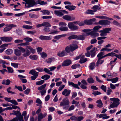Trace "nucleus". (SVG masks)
Masks as SVG:
<instances>
[{"label":"nucleus","mask_w":121,"mask_h":121,"mask_svg":"<svg viewBox=\"0 0 121 121\" xmlns=\"http://www.w3.org/2000/svg\"><path fill=\"white\" fill-rule=\"evenodd\" d=\"M70 102L67 98L64 99L62 101L60 102V105L63 107L64 109H67L69 106Z\"/></svg>","instance_id":"nucleus-1"},{"label":"nucleus","mask_w":121,"mask_h":121,"mask_svg":"<svg viewBox=\"0 0 121 121\" xmlns=\"http://www.w3.org/2000/svg\"><path fill=\"white\" fill-rule=\"evenodd\" d=\"M110 100L113 101V102L110 105L109 107L110 108H109V109H110L111 108L117 107L120 104V100L118 98H111L110 99Z\"/></svg>","instance_id":"nucleus-2"},{"label":"nucleus","mask_w":121,"mask_h":121,"mask_svg":"<svg viewBox=\"0 0 121 121\" xmlns=\"http://www.w3.org/2000/svg\"><path fill=\"white\" fill-rule=\"evenodd\" d=\"M18 48L20 50L22 53H23L22 56L24 57H26L29 56L30 54V52L27 49H25L21 46L18 47Z\"/></svg>","instance_id":"nucleus-3"},{"label":"nucleus","mask_w":121,"mask_h":121,"mask_svg":"<svg viewBox=\"0 0 121 121\" xmlns=\"http://www.w3.org/2000/svg\"><path fill=\"white\" fill-rule=\"evenodd\" d=\"M111 30V28H107L103 29V30H101L99 31V32L101 33L100 34L101 36H106L107 34L110 33V31Z\"/></svg>","instance_id":"nucleus-4"},{"label":"nucleus","mask_w":121,"mask_h":121,"mask_svg":"<svg viewBox=\"0 0 121 121\" xmlns=\"http://www.w3.org/2000/svg\"><path fill=\"white\" fill-rule=\"evenodd\" d=\"M78 41H73L72 44L70 45L71 52H73L78 48Z\"/></svg>","instance_id":"nucleus-5"},{"label":"nucleus","mask_w":121,"mask_h":121,"mask_svg":"<svg viewBox=\"0 0 121 121\" xmlns=\"http://www.w3.org/2000/svg\"><path fill=\"white\" fill-rule=\"evenodd\" d=\"M46 86V84H45L39 87L38 88V89L39 91H40L41 95H43L46 93V90L45 89Z\"/></svg>","instance_id":"nucleus-6"},{"label":"nucleus","mask_w":121,"mask_h":121,"mask_svg":"<svg viewBox=\"0 0 121 121\" xmlns=\"http://www.w3.org/2000/svg\"><path fill=\"white\" fill-rule=\"evenodd\" d=\"M68 26L69 28L72 31L76 30L78 29V27L75 25L73 22H69L68 23Z\"/></svg>","instance_id":"nucleus-7"},{"label":"nucleus","mask_w":121,"mask_h":121,"mask_svg":"<svg viewBox=\"0 0 121 121\" xmlns=\"http://www.w3.org/2000/svg\"><path fill=\"white\" fill-rule=\"evenodd\" d=\"M6 27L4 28L3 31L4 32L9 31L13 27H16V26L13 24H7L6 25Z\"/></svg>","instance_id":"nucleus-8"},{"label":"nucleus","mask_w":121,"mask_h":121,"mask_svg":"<svg viewBox=\"0 0 121 121\" xmlns=\"http://www.w3.org/2000/svg\"><path fill=\"white\" fill-rule=\"evenodd\" d=\"M63 18L68 21H71L74 20L75 19V17L70 16L66 15L63 17Z\"/></svg>","instance_id":"nucleus-9"},{"label":"nucleus","mask_w":121,"mask_h":121,"mask_svg":"<svg viewBox=\"0 0 121 121\" xmlns=\"http://www.w3.org/2000/svg\"><path fill=\"white\" fill-rule=\"evenodd\" d=\"M98 23L102 25H108L110 24V22L107 20H101L99 21Z\"/></svg>","instance_id":"nucleus-10"},{"label":"nucleus","mask_w":121,"mask_h":121,"mask_svg":"<svg viewBox=\"0 0 121 121\" xmlns=\"http://www.w3.org/2000/svg\"><path fill=\"white\" fill-rule=\"evenodd\" d=\"M0 38L2 41L6 42H10L13 39V38L11 37L5 36L1 37Z\"/></svg>","instance_id":"nucleus-11"},{"label":"nucleus","mask_w":121,"mask_h":121,"mask_svg":"<svg viewBox=\"0 0 121 121\" xmlns=\"http://www.w3.org/2000/svg\"><path fill=\"white\" fill-rule=\"evenodd\" d=\"M4 99L5 101L10 102L15 105L18 104V103L16 100L14 99L11 100V98H10L5 97Z\"/></svg>","instance_id":"nucleus-12"},{"label":"nucleus","mask_w":121,"mask_h":121,"mask_svg":"<svg viewBox=\"0 0 121 121\" xmlns=\"http://www.w3.org/2000/svg\"><path fill=\"white\" fill-rule=\"evenodd\" d=\"M96 31L94 30L88 33H86V35L87 36L89 35H91V36L93 38H95L97 36H99V33H96Z\"/></svg>","instance_id":"nucleus-13"},{"label":"nucleus","mask_w":121,"mask_h":121,"mask_svg":"<svg viewBox=\"0 0 121 121\" xmlns=\"http://www.w3.org/2000/svg\"><path fill=\"white\" fill-rule=\"evenodd\" d=\"M47 25L46 26H45L44 27L43 30L45 32H48L50 31V29L49 27H50L51 26V25L50 23L48 22H46Z\"/></svg>","instance_id":"nucleus-14"},{"label":"nucleus","mask_w":121,"mask_h":121,"mask_svg":"<svg viewBox=\"0 0 121 121\" xmlns=\"http://www.w3.org/2000/svg\"><path fill=\"white\" fill-rule=\"evenodd\" d=\"M96 20V19L95 18L90 19L89 20H86L84 21V23L87 25H91Z\"/></svg>","instance_id":"nucleus-15"},{"label":"nucleus","mask_w":121,"mask_h":121,"mask_svg":"<svg viewBox=\"0 0 121 121\" xmlns=\"http://www.w3.org/2000/svg\"><path fill=\"white\" fill-rule=\"evenodd\" d=\"M52 37L50 36H46L43 35H40L39 37V39L41 40H48L51 39Z\"/></svg>","instance_id":"nucleus-16"},{"label":"nucleus","mask_w":121,"mask_h":121,"mask_svg":"<svg viewBox=\"0 0 121 121\" xmlns=\"http://www.w3.org/2000/svg\"><path fill=\"white\" fill-rule=\"evenodd\" d=\"M47 115V114L45 113L43 114L42 113H40L38 115V121H41V120L44 118Z\"/></svg>","instance_id":"nucleus-17"},{"label":"nucleus","mask_w":121,"mask_h":121,"mask_svg":"<svg viewBox=\"0 0 121 121\" xmlns=\"http://www.w3.org/2000/svg\"><path fill=\"white\" fill-rule=\"evenodd\" d=\"M71 92V91L70 90H68L67 89H65L62 92V94L65 95V96H69Z\"/></svg>","instance_id":"nucleus-18"},{"label":"nucleus","mask_w":121,"mask_h":121,"mask_svg":"<svg viewBox=\"0 0 121 121\" xmlns=\"http://www.w3.org/2000/svg\"><path fill=\"white\" fill-rule=\"evenodd\" d=\"M87 36V35H86L84 34H83L82 35L77 36V38L78 40H83L85 39V36Z\"/></svg>","instance_id":"nucleus-19"},{"label":"nucleus","mask_w":121,"mask_h":121,"mask_svg":"<svg viewBox=\"0 0 121 121\" xmlns=\"http://www.w3.org/2000/svg\"><path fill=\"white\" fill-rule=\"evenodd\" d=\"M95 48H94L90 51V53L92 57H94L95 55L96 51H95Z\"/></svg>","instance_id":"nucleus-20"},{"label":"nucleus","mask_w":121,"mask_h":121,"mask_svg":"<svg viewBox=\"0 0 121 121\" xmlns=\"http://www.w3.org/2000/svg\"><path fill=\"white\" fill-rule=\"evenodd\" d=\"M14 54L17 56H19L21 54V52L17 48L15 49L14 50Z\"/></svg>","instance_id":"nucleus-21"},{"label":"nucleus","mask_w":121,"mask_h":121,"mask_svg":"<svg viewBox=\"0 0 121 121\" xmlns=\"http://www.w3.org/2000/svg\"><path fill=\"white\" fill-rule=\"evenodd\" d=\"M29 74H31L32 75L34 76H38L39 74V73L37 72L34 70L32 69L30 70L29 72Z\"/></svg>","instance_id":"nucleus-22"},{"label":"nucleus","mask_w":121,"mask_h":121,"mask_svg":"<svg viewBox=\"0 0 121 121\" xmlns=\"http://www.w3.org/2000/svg\"><path fill=\"white\" fill-rule=\"evenodd\" d=\"M71 63V61L70 60H65L62 64V65L63 66H68Z\"/></svg>","instance_id":"nucleus-23"},{"label":"nucleus","mask_w":121,"mask_h":121,"mask_svg":"<svg viewBox=\"0 0 121 121\" xmlns=\"http://www.w3.org/2000/svg\"><path fill=\"white\" fill-rule=\"evenodd\" d=\"M76 8L75 6H73V5H68L65 6V8L68 9L69 11L74 10Z\"/></svg>","instance_id":"nucleus-24"},{"label":"nucleus","mask_w":121,"mask_h":121,"mask_svg":"<svg viewBox=\"0 0 121 121\" xmlns=\"http://www.w3.org/2000/svg\"><path fill=\"white\" fill-rule=\"evenodd\" d=\"M67 54L64 50L63 51L61 52H59L57 53V55L60 57H63Z\"/></svg>","instance_id":"nucleus-25"},{"label":"nucleus","mask_w":121,"mask_h":121,"mask_svg":"<svg viewBox=\"0 0 121 121\" xmlns=\"http://www.w3.org/2000/svg\"><path fill=\"white\" fill-rule=\"evenodd\" d=\"M68 84L69 86H72L73 87L76 88L78 89H79L80 88L78 87V85L77 84H75L73 82H68Z\"/></svg>","instance_id":"nucleus-26"},{"label":"nucleus","mask_w":121,"mask_h":121,"mask_svg":"<svg viewBox=\"0 0 121 121\" xmlns=\"http://www.w3.org/2000/svg\"><path fill=\"white\" fill-rule=\"evenodd\" d=\"M31 1H32V2H30V4L29 5L26 6V4H25V6L26 8H29L34 6L36 4V3L34 1V0H31Z\"/></svg>","instance_id":"nucleus-27"},{"label":"nucleus","mask_w":121,"mask_h":121,"mask_svg":"<svg viewBox=\"0 0 121 121\" xmlns=\"http://www.w3.org/2000/svg\"><path fill=\"white\" fill-rule=\"evenodd\" d=\"M10 82L11 81L9 79H7L6 80L4 79L3 80L2 84H3L8 85L10 84Z\"/></svg>","instance_id":"nucleus-28"},{"label":"nucleus","mask_w":121,"mask_h":121,"mask_svg":"<svg viewBox=\"0 0 121 121\" xmlns=\"http://www.w3.org/2000/svg\"><path fill=\"white\" fill-rule=\"evenodd\" d=\"M101 9L100 7L98 5H95L92 7L91 9L93 10L94 12H95L97 10H99Z\"/></svg>","instance_id":"nucleus-29"},{"label":"nucleus","mask_w":121,"mask_h":121,"mask_svg":"<svg viewBox=\"0 0 121 121\" xmlns=\"http://www.w3.org/2000/svg\"><path fill=\"white\" fill-rule=\"evenodd\" d=\"M55 14L58 16H63L64 14L62 13V12L59 11H58L55 10L54 11Z\"/></svg>","instance_id":"nucleus-30"},{"label":"nucleus","mask_w":121,"mask_h":121,"mask_svg":"<svg viewBox=\"0 0 121 121\" xmlns=\"http://www.w3.org/2000/svg\"><path fill=\"white\" fill-rule=\"evenodd\" d=\"M41 12L42 13L43 15H49L50 13V12L48 10H42L41 11Z\"/></svg>","instance_id":"nucleus-31"},{"label":"nucleus","mask_w":121,"mask_h":121,"mask_svg":"<svg viewBox=\"0 0 121 121\" xmlns=\"http://www.w3.org/2000/svg\"><path fill=\"white\" fill-rule=\"evenodd\" d=\"M55 59V58L53 57L49 58L46 59V62L48 64L50 63L53 60H54Z\"/></svg>","instance_id":"nucleus-32"},{"label":"nucleus","mask_w":121,"mask_h":121,"mask_svg":"<svg viewBox=\"0 0 121 121\" xmlns=\"http://www.w3.org/2000/svg\"><path fill=\"white\" fill-rule=\"evenodd\" d=\"M29 57L30 59L33 60H36L38 58V56L36 55H31L29 56Z\"/></svg>","instance_id":"nucleus-33"},{"label":"nucleus","mask_w":121,"mask_h":121,"mask_svg":"<svg viewBox=\"0 0 121 121\" xmlns=\"http://www.w3.org/2000/svg\"><path fill=\"white\" fill-rule=\"evenodd\" d=\"M13 52V50L11 49H9L6 51L5 53L8 55H9L12 54Z\"/></svg>","instance_id":"nucleus-34"},{"label":"nucleus","mask_w":121,"mask_h":121,"mask_svg":"<svg viewBox=\"0 0 121 121\" xmlns=\"http://www.w3.org/2000/svg\"><path fill=\"white\" fill-rule=\"evenodd\" d=\"M95 67V64L94 63H92L90 64L89 68L91 70H92Z\"/></svg>","instance_id":"nucleus-35"},{"label":"nucleus","mask_w":121,"mask_h":121,"mask_svg":"<svg viewBox=\"0 0 121 121\" xmlns=\"http://www.w3.org/2000/svg\"><path fill=\"white\" fill-rule=\"evenodd\" d=\"M27 48L29 49L30 51V52L32 54H34L36 52L35 50L33 49L30 46H27Z\"/></svg>","instance_id":"nucleus-36"},{"label":"nucleus","mask_w":121,"mask_h":121,"mask_svg":"<svg viewBox=\"0 0 121 121\" xmlns=\"http://www.w3.org/2000/svg\"><path fill=\"white\" fill-rule=\"evenodd\" d=\"M59 29L61 31H65L68 30V28L67 27L61 26L59 28Z\"/></svg>","instance_id":"nucleus-37"},{"label":"nucleus","mask_w":121,"mask_h":121,"mask_svg":"<svg viewBox=\"0 0 121 121\" xmlns=\"http://www.w3.org/2000/svg\"><path fill=\"white\" fill-rule=\"evenodd\" d=\"M87 81L89 83H92L95 82V80L92 77L88 78L87 79Z\"/></svg>","instance_id":"nucleus-38"},{"label":"nucleus","mask_w":121,"mask_h":121,"mask_svg":"<svg viewBox=\"0 0 121 121\" xmlns=\"http://www.w3.org/2000/svg\"><path fill=\"white\" fill-rule=\"evenodd\" d=\"M50 75H48L47 74H45L42 76L41 78L42 79L45 78V80H46L49 79L50 78Z\"/></svg>","instance_id":"nucleus-39"},{"label":"nucleus","mask_w":121,"mask_h":121,"mask_svg":"<svg viewBox=\"0 0 121 121\" xmlns=\"http://www.w3.org/2000/svg\"><path fill=\"white\" fill-rule=\"evenodd\" d=\"M37 2L38 3L37 4L41 5H45L47 4V2H44V1H42L41 0H38Z\"/></svg>","instance_id":"nucleus-40"},{"label":"nucleus","mask_w":121,"mask_h":121,"mask_svg":"<svg viewBox=\"0 0 121 121\" xmlns=\"http://www.w3.org/2000/svg\"><path fill=\"white\" fill-rule=\"evenodd\" d=\"M101 59H98L96 63V66H98L99 64H101L104 62V60H101Z\"/></svg>","instance_id":"nucleus-41"},{"label":"nucleus","mask_w":121,"mask_h":121,"mask_svg":"<svg viewBox=\"0 0 121 121\" xmlns=\"http://www.w3.org/2000/svg\"><path fill=\"white\" fill-rule=\"evenodd\" d=\"M46 22H43L41 24H39L36 25V27L37 28H39L42 26H46L47 25Z\"/></svg>","instance_id":"nucleus-42"},{"label":"nucleus","mask_w":121,"mask_h":121,"mask_svg":"<svg viewBox=\"0 0 121 121\" xmlns=\"http://www.w3.org/2000/svg\"><path fill=\"white\" fill-rule=\"evenodd\" d=\"M7 69L8 70L7 71L9 73H11L13 72L14 70L11 67H7Z\"/></svg>","instance_id":"nucleus-43"},{"label":"nucleus","mask_w":121,"mask_h":121,"mask_svg":"<svg viewBox=\"0 0 121 121\" xmlns=\"http://www.w3.org/2000/svg\"><path fill=\"white\" fill-rule=\"evenodd\" d=\"M43 71L50 75H52V72H50V70L48 69L45 68L43 69Z\"/></svg>","instance_id":"nucleus-44"},{"label":"nucleus","mask_w":121,"mask_h":121,"mask_svg":"<svg viewBox=\"0 0 121 121\" xmlns=\"http://www.w3.org/2000/svg\"><path fill=\"white\" fill-rule=\"evenodd\" d=\"M19 64L16 63H11V65L15 68H18V65Z\"/></svg>","instance_id":"nucleus-45"},{"label":"nucleus","mask_w":121,"mask_h":121,"mask_svg":"<svg viewBox=\"0 0 121 121\" xmlns=\"http://www.w3.org/2000/svg\"><path fill=\"white\" fill-rule=\"evenodd\" d=\"M40 55L41 56V57L43 58H45L47 56V53L45 52H43L41 53H40Z\"/></svg>","instance_id":"nucleus-46"},{"label":"nucleus","mask_w":121,"mask_h":121,"mask_svg":"<svg viewBox=\"0 0 121 121\" xmlns=\"http://www.w3.org/2000/svg\"><path fill=\"white\" fill-rule=\"evenodd\" d=\"M94 11L93 10L90 9H88L87 11L86 12V13L87 14H94Z\"/></svg>","instance_id":"nucleus-47"},{"label":"nucleus","mask_w":121,"mask_h":121,"mask_svg":"<svg viewBox=\"0 0 121 121\" xmlns=\"http://www.w3.org/2000/svg\"><path fill=\"white\" fill-rule=\"evenodd\" d=\"M79 103V101H76L74 100H73L72 102V104H75L76 106H78Z\"/></svg>","instance_id":"nucleus-48"},{"label":"nucleus","mask_w":121,"mask_h":121,"mask_svg":"<svg viewBox=\"0 0 121 121\" xmlns=\"http://www.w3.org/2000/svg\"><path fill=\"white\" fill-rule=\"evenodd\" d=\"M29 16L31 18H37L38 17V16L35 14L30 13L29 14Z\"/></svg>","instance_id":"nucleus-49"},{"label":"nucleus","mask_w":121,"mask_h":121,"mask_svg":"<svg viewBox=\"0 0 121 121\" xmlns=\"http://www.w3.org/2000/svg\"><path fill=\"white\" fill-rule=\"evenodd\" d=\"M77 37V36L75 35H73L69 37L68 38L70 40L75 39H76Z\"/></svg>","instance_id":"nucleus-50"},{"label":"nucleus","mask_w":121,"mask_h":121,"mask_svg":"<svg viewBox=\"0 0 121 121\" xmlns=\"http://www.w3.org/2000/svg\"><path fill=\"white\" fill-rule=\"evenodd\" d=\"M87 61V59L86 58L83 59L80 58L79 62L81 64H82L86 62Z\"/></svg>","instance_id":"nucleus-51"},{"label":"nucleus","mask_w":121,"mask_h":121,"mask_svg":"<svg viewBox=\"0 0 121 121\" xmlns=\"http://www.w3.org/2000/svg\"><path fill=\"white\" fill-rule=\"evenodd\" d=\"M14 115H16L17 117L18 116H20L21 115V113L19 111H14Z\"/></svg>","instance_id":"nucleus-52"},{"label":"nucleus","mask_w":121,"mask_h":121,"mask_svg":"<svg viewBox=\"0 0 121 121\" xmlns=\"http://www.w3.org/2000/svg\"><path fill=\"white\" fill-rule=\"evenodd\" d=\"M112 23L113 24L116 26H119L120 27H121V24L119 23L117 21L114 20V21Z\"/></svg>","instance_id":"nucleus-53"},{"label":"nucleus","mask_w":121,"mask_h":121,"mask_svg":"<svg viewBox=\"0 0 121 121\" xmlns=\"http://www.w3.org/2000/svg\"><path fill=\"white\" fill-rule=\"evenodd\" d=\"M23 42V41L22 40L17 39L15 40L14 41V43L16 44H20L22 43Z\"/></svg>","instance_id":"nucleus-54"},{"label":"nucleus","mask_w":121,"mask_h":121,"mask_svg":"<svg viewBox=\"0 0 121 121\" xmlns=\"http://www.w3.org/2000/svg\"><path fill=\"white\" fill-rule=\"evenodd\" d=\"M80 66L79 64H75L72 65L71 66V68L73 69H75L77 68L80 67Z\"/></svg>","instance_id":"nucleus-55"},{"label":"nucleus","mask_w":121,"mask_h":121,"mask_svg":"<svg viewBox=\"0 0 121 121\" xmlns=\"http://www.w3.org/2000/svg\"><path fill=\"white\" fill-rule=\"evenodd\" d=\"M44 80H41L40 81L36 82V85H41L42 84L44 83Z\"/></svg>","instance_id":"nucleus-56"},{"label":"nucleus","mask_w":121,"mask_h":121,"mask_svg":"<svg viewBox=\"0 0 121 121\" xmlns=\"http://www.w3.org/2000/svg\"><path fill=\"white\" fill-rule=\"evenodd\" d=\"M104 54V52H101L99 53L97 56V57L98 58V59H100L101 57Z\"/></svg>","instance_id":"nucleus-57"},{"label":"nucleus","mask_w":121,"mask_h":121,"mask_svg":"<svg viewBox=\"0 0 121 121\" xmlns=\"http://www.w3.org/2000/svg\"><path fill=\"white\" fill-rule=\"evenodd\" d=\"M30 44L28 42H26L24 43H21L17 45L18 46H26L29 45Z\"/></svg>","instance_id":"nucleus-58"},{"label":"nucleus","mask_w":121,"mask_h":121,"mask_svg":"<svg viewBox=\"0 0 121 121\" xmlns=\"http://www.w3.org/2000/svg\"><path fill=\"white\" fill-rule=\"evenodd\" d=\"M101 26H96L94 27L93 29L94 30V31H97L99 29L101 28Z\"/></svg>","instance_id":"nucleus-59"},{"label":"nucleus","mask_w":121,"mask_h":121,"mask_svg":"<svg viewBox=\"0 0 121 121\" xmlns=\"http://www.w3.org/2000/svg\"><path fill=\"white\" fill-rule=\"evenodd\" d=\"M83 116H77L76 121H81L84 119Z\"/></svg>","instance_id":"nucleus-60"},{"label":"nucleus","mask_w":121,"mask_h":121,"mask_svg":"<svg viewBox=\"0 0 121 121\" xmlns=\"http://www.w3.org/2000/svg\"><path fill=\"white\" fill-rule=\"evenodd\" d=\"M23 39L25 40L26 42H31L32 40V39L30 38L26 37Z\"/></svg>","instance_id":"nucleus-61"},{"label":"nucleus","mask_w":121,"mask_h":121,"mask_svg":"<svg viewBox=\"0 0 121 121\" xmlns=\"http://www.w3.org/2000/svg\"><path fill=\"white\" fill-rule=\"evenodd\" d=\"M65 51L67 53H69L71 52L70 47H66L65 48Z\"/></svg>","instance_id":"nucleus-62"},{"label":"nucleus","mask_w":121,"mask_h":121,"mask_svg":"<svg viewBox=\"0 0 121 121\" xmlns=\"http://www.w3.org/2000/svg\"><path fill=\"white\" fill-rule=\"evenodd\" d=\"M18 119V120L19 121H24L23 116L21 115L20 116H18L17 117Z\"/></svg>","instance_id":"nucleus-63"},{"label":"nucleus","mask_w":121,"mask_h":121,"mask_svg":"<svg viewBox=\"0 0 121 121\" xmlns=\"http://www.w3.org/2000/svg\"><path fill=\"white\" fill-rule=\"evenodd\" d=\"M108 56H115L116 54L114 52H111L107 54Z\"/></svg>","instance_id":"nucleus-64"}]
</instances>
